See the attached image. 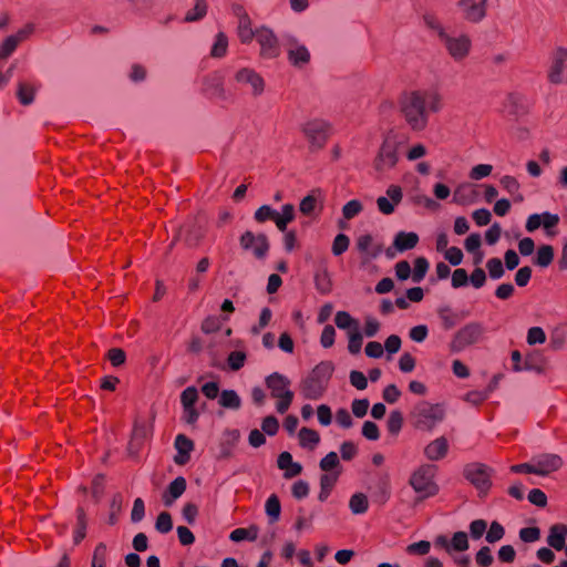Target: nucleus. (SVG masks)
I'll use <instances>...</instances> for the list:
<instances>
[{"label":"nucleus","instance_id":"44","mask_svg":"<svg viewBox=\"0 0 567 567\" xmlns=\"http://www.w3.org/2000/svg\"><path fill=\"white\" fill-rule=\"evenodd\" d=\"M363 342V334L360 328L348 331V351L351 354H358L361 351Z\"/></svg>","mask_w":567,"mask_h":567},{"label":"nucleus","instance_id":"10","mask_svg":"<svg viewBox=\"0 0 567 567\" xmlns=\"http://www.w3.org/2000/svg\"><path fill=\"white\" fill-rule=\"evenodd\" d=\"M240 247L250 250L257 259H265L269 251V240L265 234L255 235L246 230L239 238Z\"/></svg>","mask_w":567,"mask_h":567},{"label":"nucleus","instance_id":"30","mask_svg":"<svg viewBox=\"0 0 567 567\" xmlns=\"http://www.w3.org/2000/svg\"><path fill=\"white\" fill-rule=\"evenodd\" d=\"M295 206L292 204H285L282 206V213L275 216V224L280 231H286L287 226L295 219Z\"/></svg>","mask_w":567,"mask_h":567},{"label":"nucleus","instance_id":"12","mask_svg":"<svg viewBox=\"0 0 567 567\" xmlns=\"http://www.w3.org/2000/svg\"><path fill=\"white\" fill-rule=\"evenodd\" d=\"M234 80L237 84L249 87L252 96H259L265 91V81L259 73L249 68L236 71Z\"/></svg>","mask_w":567,"mask_h":567},{"label":"nucleus","instance_id":"57","mask_svg":"<svg viewBox=\"0 0 567 567\" xmlns=\"http://www.w3.org/2000/svg\"><path fill=\"white\" fill-rule=\"evenodd\" d=\"M349 244H350V239L347 235L338 234L333 239L332 254L334 256L342 255L349 248Z\"/></svg>","mask_w":567,"mask_h":567},{"label":"nucleus","instance_id":"42","mask_svg":"<svg viewBox=\"0 0 567 567\" xmlns=\"http://www.w3.org/2000/svg\"><path fill=\"white\" fill-rule=\"evenodd\" d=\"M207 13V3L205 0H195L193 9L188 10L185 14L184 21L196 22L202 20Z\"/></svg>","mask_w":567,"mask_h":567},{"label":"nucleus","instance_id":"24","mask_svg":"<svg viewBox=\"0 0 567 567\" xmlns=\"http://www.w3.org/2000/svg\"><path fill=\"white\" fill-rule=\"evenodd\" d=\"M278 467L284 470L285 478L289 480L298 476L302 472L301 464L293 462L292 455L289 452H282L278 456Z\"/></svg>","mask_w":567,"mask_h":567},{"label":"nucleus","instance_id":"53","mask_svg":"<svg viewBox=\"0 0 567 567\" xmlns=\"http://www.w3.org/2000/svg\"><path fill=\"white\" fill-rule=\"evenodd\" d=\"M468 536L465 532H456L454 533L451 542L450 549H454L457 551H464L468 549Z\"/></svg>","mask_w":567,"mask_h":567},{"label":"nucleus","instance_id":"60","mask_svg":"<svg viewBox=\"0 0 567 567\" xmlns=\"http://www.w3.org/2000/svg\"><path fill=\"white\" fill-rule=\"evenodd\" d=\"M487 529V522L485 519H474L470 523V535L473 539H480Z\"/></svg>","mask_w":567,"mask_h":567},{"label":"nucleus","instance_id":"62","mask_svg":"<svg viewBox=\"0 0 567 567\" xmlns=\"http://www.w3.org/2000/svg\"><path fill=\"white\" fill-rule=\"evenodd\" d=\"M487 276L483 268L476 267L468 276V282L475 288H482L486 282Z\"/></svg>","mask_w":567,"mask_h":567},{"label":"nucleus","instance_id":"48","mask_svg":"<svg viewBox=\"0 0 567 567\" xmlns=\"http://www.w3.org/2000/svg\"><path fill=\"white\" fill-rule=\"evenodd\" d=\"M78 524L73 535V543L80 544L86 535V519L83 508H78Z\"/></svg>","mask_w":567,"mask_h":567},{"label":"nucleus","instance_id":"51","mask_svg":"<svg viewBox=\"0 0 567 567\" xmlns=\"http://www.w3.org/2000/svg\"><path fill=\"white\" fill-rule=\"evenodd\" d=\"M155 529L161 534H167L173 529V520L168 512H162L158 514L155 522Z\"/></svg>","mask_w":567,"mask_h":567},{"label":"nucleus","instance_id":"45","mask_svg":"<svg viewBox=\"0 0 567 567\" xmlns=\"http://www.w3.org/2000/svg\"><path fill=\"white\" fill-rule=\"evenodd\" d=\"M181 404L182 408H196V403L199 400V393L196 386L190 385L187 386L183 392L181 393Z\"/></svg>","mask_w":567,"mask_h":567},{"label":"nucleus","instance_id":"21","mask_svg":"<svg viewBox=\"0 0 567 567\" xmlns=\"http://www.w3.org/2000/svg\"><path fill=\"white\" fill-rule=\"evenodd\" d=\"M537 475L545 476L553 471H557L563 465V460L557 454H545L536 460Z\"/></svg>","mask_w":567,"mask_h":567},{"label":"nucleus","instance_id":"20","mask_svg":"<svg viewBox=\"0 0 567 567\" xmlns=\"http://www.w3.org/2000/svg\"><path fill=\"white\" fill-rule=\"evenodd\" d=\"M478 192L470 183H463L456 187L453 194V202L458 205H470L476 202Z\"/></svg>","mask_w":567,"mask_h":567},{"label":"nucleus","instance_id":"37","mask_svg":"<svg viewBox=\"0 0 567 567\" xmlns=\"http://www.w3.org/2000/svg\"><path fill=\"white\" fill-rule=\"evenodd\" d=\"M299 440L301 446L313 450L316 445L319 443L320 436L317 431L309 427H302L299 431Z\"/></svg>","mask_w":567,"mask_h":567},{"label":"nucleus","instance_id":"14","mask_svg":"<svg viewBox=\"0 0 567 567\" xmlns=\"http://www.w3.org/2000/svg\"><path fill=\"white\" fill-rule=\"evenodd\" d=\"M385 194L377 199V206L383 215H391L394 213L395 206L402 202L403 192L399 185H390Z\"/></svg>","mask_w":567,"mask_h":567},{"label":"nucleus","instance_id":"33","mask_svg":"<svg viewBox=\"0 0 567 567\" xmlns=\"http://www.w3.org/2000/svg\"><path fill=\"white\" fill-rule=\"evenodd\" d=\"M315 286L321 295H328L332 288V281L327 268L319 269L315 274Z\"/></svg>","mask_w":567,"mask_h":567},{"label":"nucleus","instance_id":"6","mask_svg":"<svg viewBox=\"0 0 567 567\" xmlns=\"http://www.w3.org/2000/svg\"><path fill=\"white\" fill-rule=\"evenodd\" d=\"M302 132L310 143L312 150L323 147L331 134V125L323 120H311L302 126Z\"/></svg>","mask_w":567,"mask_h":567},{"label":"nucleus","instance_id":"16","mask_svg":"<svg viewBox=\"0 0 567 567\" xmlns=\"http://www.w3.org/2000/svg\"><path fill=\"white\" fill-rule=\"evenodd\" d=\"M265 382L267 388L270 390L271 396L275 399L285 396V392H292L289 389L291 384L290 380L279 372H274L269 374L266 378Z\"/></svg>","mask_w":567,"mask_h":567},{"label":"nucleus","instance_id":"52","mask_svg":"<svg viewBox=\"0 0 567 567\" xmlns=\"http://www.w3.org/2000/svg\"><path fill=\"white\" fill-rule=\"evenodd\" d=\"M402 425H403L402 413L399 410L392 411L389 415L388 423H386L388 431L391 434L396 435L401 431Z\"/></svg>","mask_w":567,"mask_h":567},{"label":"nucleus","instance_id":"46","mask_svg":"<svg viewBox=\"0 0 567 567\" xmlns=\"http://www.w3.org/2000/svg\"><path fill=\"white\" fill-rule=\"evenodd\" d=\"M504 536H505L504 526L501 523L494 520L491 523L489 528L486 530L485 540L488 544H495V543L499 542L501 539H503Z\"/></svg>","mask_w":567,"mask_h":567},{"label":"nucleus","instance_id":"47","mask_svg":"<svg viewBox=\"0 0 567 567\" xmlns=\"http://www.w3.org/2000/svg\"><path fill=\"white\" fill-rule=\"evenodd\" d=\"M429 267H430V264L425 257H417L414 260V270L412 274L413 282H416V284L421 282L424 279V277L429 270Z\"/></svg>","mask_w":567,"mask_h":567},{"label":"nucleus","instance_id":"43","mask_svg":"<svg viewBox=\"0 0 567 567\" xmlns=\"http://www.w3.org/2000/svg\"><path fill=\"white\" fill-rule=\"evenodd\" d=\"M35 90L24 82H19L17 97L22 105H30L34 101Z\"/></svg>","mask_w":567,"mask_h":567},{"label":"nucleus","instance_id":"63","mask_svg":"<svg viewBox=\"0 0 567 567\" xmlns=\"http://www.w3.org/2000/svg\"><path fill=\"white\" fill-rule=\"evenodd\" d=\"M468 284V275L464 268H457L452 274L451 285L453 288L458 289Z\"/></svg>","mask_w":567,"mask_h":567},{"label":"nucleus","instance_id":"54","mask_svg":"<svg viewBox=\"0 0 567 567\" xmlns=\"http://www.w3.org/2000/svg\"><path fill=\"white\" fill-rule=\"evenodd\" d=\"M363 209V206L360 200L351 199L344 204L342 207V215L344 219L350 220L359 215Z\"/></svg>","mask_w":567,"mask_h":567},{"label":"nucleus","instance_id":"39","mask_svg":"<svg viewBox=\"0 0 567 567\" xmlns=\"http://www.w3.org/2000/svg\"><path fill=\"white\" fill-rule=\"evenodd\" d=\"M266 514L269 516L270 523H275L280 517L281 505L278 496L276 494H271L265 504Z\"/></svg>","mask_w":567,"mask_h":567},{"label":"nucleus","instance_id":"50","mask_svg":"<svg viewBox=\"0 0 567 567\" xmlns=\"http://www.w3.org/2000/svg\"><path fill=\"white\" fill-rule=\"evenodd\" d=\"M486 268L492 279H501L505 275L503 262L499 258L493 257L486 261Z\"/></svg>","mask_w":567,"mask_h":567},{"label":"nucleus","instance_id":"13","mask_svg":"<svg viewBox=\"0 0 567 567\" xmlns=\"http://www.w3.org/2000/svg\"><path fill=\"white\" fill-rule=\"evenodd\" d=\"M398 162V145L394 141L385 138L374 161V167L379 172L395 166Z\"/></svg>","mask_w":567,"mask_h":567},{"label":"nucleus","instance_id":"27","mask_svg":"<svg viewBox=\"0 0 567 567\" xmlns=\"http://www.w3.org/2000/svg\"><path fill=\"white\" fill-rule=\"evenodd\" d=\"M523 371L542 374L545 370V359L539 352H532L526 355L523 362Z\"/></svg>","mask_w":567,"mask_h":567},{"label":"nucleus","instance_id":"40","mask_svg":"<svg viewBox=\"0 0 567 567\" xmlns=\"http://www.w3.org/2000/svg\"><path fill=\"white\" fill-rule=\"evenodd\" d=\"M349 508L355 515L364 514L369 508V502L364 494L355 493L349 501Z\"/></svg>","mask_w":567,"mask_h":567},{"label":"nucleus","instance_id":"64","mask_svg":"<svg viewBox=\"0 0 567 567\" xmlns=\"http://www.w3.org/2000/svg\"><path fill=\"white\" fill-rule=\"evenodd\" d=\"M431 549V543L427 540H420L416 543H412L406 547V553L410 555H419L424 556Z\"/></svg>","mask_w":567,"mask_h":567},{"label":"nucleus","instance_id":"59","mask_svg":"<svg viewBox=\"0 0 567 567\" xmlns=\"http://www.w3.org/2000/svg\"><path fill=\"white\" fill-rule=\"evenodd\" d=\"M476 564L480 567H489L493 564V556L488 546H483L475 555Z\"/></svg>","mask_w":567,"mask_h":567},{"label":"nucleus","instance_id":"9","mask_svg":"<svg viewBox=\"0 0 567 567\" xmlns=\"http://www.w3.org/2000/svg\"><path fill=\"white\" fill-rule=\"evenodd\" d=\"M256 40L260 45V55L265 59H275L280 54L281 39L267 27L256 30Z\"/></svg>","mask_w":567,"mask_h":567},{"label":"nucleus","instance_id":"36","mask_svg":"<svg viewBox=\"0 0 567 567\" xmlns=\"http://www.w3.org/2000/svg\"><path fill=\"white\" fill-rule=\"evenodd\" d=\"M501 185L503 188L514 197L515 202H523L524 196L519 193V183L513 176L505 175L501 178Z\"/></svg>","mask_w":567,"mask_h":567},{"label":"nucleus","instance_id":"8","mask_svg":"<svg viewBox=\"0 0 567 567\" xmlns=\"http://www.w3.org/2000/svg\"><path fill=\"white\" fill-rule=\"evenodd\" d=\"M281 43L286 47L289 62L296 68H303L310 61V52L305 44L290 34H281Z\"/></svg>","mask_w":567,"mask_h":567},{"label":"nucleus","instance_id":"49","mask_svg":"<svg viewBox=\"0 0 567 567\" xmlns=\"http://www.w3.org/2000/svg\"><path fill=\"white\" fill-rule=\"evenodd\" d=\"M107 547L104 543H99L93 551L91 567H106Z\"/></svg>","mask_w":567,"mask_h":567},{"label":"nucleus","instance_id":"1","mask_svg":"<svg viewBox=\"0 0 567 567\" xmlns=\"http://www.w3.org/2000/svg\"><path fill=\"white\" fill-rule=\"evenodd\" d=\"M441 106L442 97L435 91H412L400 100V111L406 124L417 132L426 127L430 111L437 112Z\"/></svg>","mask_w":567,"mask_h":567},{"label":"nucleus","instance_id":"22","mask_svg":"<svg viewBox=\"0 0 567 567\" xmlns=\"http://www.w3.org/2000/svg\"><path fill=\"white\" fill-rule=\"evenodd\" d=\"M235 14L238 17V37L244 43L250 42L256 38V32L250 28V19L248 14L243 10L241 7L237 6L234 8Z\"/></svg>","mask_w":567,"mask_h":567},{"label":"nucleus","instance_id":"32","mask_svg":"<svg viewBox=\"0 0 567 567\" xmlns=\"http://www.w3.org/2000/svg\"><path fill=\"white\" fill-rule=\"evenodd\" d=\"M259 528L256 525H250L248 528H236L230 535L229 539L233 542L250 540L255 542L258 537Z\"/></svg>","mask_w":567,"mask_h":567},{"label":"nucleus","instance_id":"58","mask_svg":"<svg viewBox=\"0 0 567 567\" xmlns=\"http://www.w3.org/2000/svg\"><path fill=\"white\" fill-rule=\"evenodd\" d=\"M246 361V353L244 351H233L228 354L227 362L233 371L241 369Z\"/></svg>","mask_w":567,"mask_h":567},{"label":"nucleus","instance_id":"3","mask_svg":"<svg viewBox=\"0 0 567 567\" xmlns=\"http://www.w3.org/2000/svg\"><path fill=\"white\" fill-rule=\"evenodd\" d=\"M485 333V327L477 321H471L458 329L450 343L452 353H460L465 348L477 343Z\"/></svg>","mask_w":567,"mask_h":567},{"label":"nucleus","instance_id":"35","mask_svg":"<svg viewBox=\"0 0 567 567\" xmlns=\"http://www.w3.org/2000/svg\"><path fill=\"white\" fill-rule=\"evenodd\" d=\"M554 260V248L550 245H542L534 259V264L540 268L548 267Z\"/></svg>","mask_w":567,"mask_h":567},{"label":"nucleus","instance_id":"15","mask_svg":"<svg viewBox=\"0 0 567 567\" xmlns=\"http://www.w3.org/2000/svg\"><path fill=\"white\" fill-rule=\"evenodd\" d=\"M487 0H460L457 6L465 20L480 22L486 16Z\"/></svg>","mask_w":567,"mask_h":567},{"label":"nucleus","instance_id":"7","mask_svg":"<svg viewBox=\"0 0 567 567\" xmlns=\"http://www.w3.org/2000/svg\"><path fill=\"white\" fill-rule=\"evenodd\" d=\"M492 468L483 463H470L464 467L465 478L480 492L486 493L491 485Z\"/></svg>","mask_w":567,"mask_h":567},{"label":"nucleus","instance_id":"38","mask_svg":"<svg viewBox=\"0 0 567 567\" xmlns=\"http://www.w3.org/2000/svg\"><path fill=\"white\" fill-rule=\"evenodd\" d=\"M228 48V39L224 32H219L215 37V41L210 49V56L220 59L225 56Z\"/></svg>","mask_w":567,"mask_h":567},{"label":"nucleus","instance_id":"56","mask_svg":"<svg viewBox=\"0 0 567 567\" xmlns=\"http://www.w3.org/2000/svg\"><path fill=\"white\" fill-rule=\"evenodd\" d=\"M276 215V209L269 205H262L255 212L254 218L258 223H265L267 220H274Z\"/></svg>","mask_w":567,"mask_h":567},{"label":"nucleus","instance_id":"28","mask_svg":"<svg viewBox=\"0 0 567 567\" xmlns=\"http://www.w3.org/2000/svg\"><path fill=\"white\" fill-rule=\"evenodd\" d=\"M340 472L334 473H326L322 474L320 477V493H319V501L324 502L328 496L331 493V489L333 488L336 482L338 481Z\"/></svg>","mask_w":567,"mask_h":567},{"label":"nucleus","instance_id":"17","mask_svg":"<svg viewBox=\"0 0 567 567\" xmlns=\"http://www.w3.org/2000/svg\"><path fill=\"white\" fill-rule=\"evenodd\" d=\"M567 62V49L558 48L553 56L551 66L548 73V79L554 84L563 82V72L565 63Z\"/></svg>","mask_w":567,"mask_h":567},{"label":"nucleus","instance_id":"4","mask_svg":"<svg viewBox=\"0 0 567 567\" xmlns=\"http://www.w3.org/2000/svg\"><path fill=\"white\" fill-rule=\"evenodd\" d=\"M414 425L420 430H432L444 417L443 409L439 404L419 402L413 411Z\"/></svg>","mask_w":567,"mask_h":567},{"label":"nucleus","instance_id":"23","mask_svg":"<svg viewBox=\"0 0 567 567\" xmlns=\"http://www.w3.org/2000/svg\"><path fill=\"white\" fill-rule=\"evenodd\" d=\"M566 537H567V525L565 524H554L549 528V534L547 536V544L556 549V550H563L566 545Z\"/></svg>","mask_w":567,"mask_h":567},{"label":"nucleus","instance_id":"41","mask_svg":"<svg viewBox=\"0 0 567 567\" xmlns=\"http://www.w3.org/2000/svg\"><path fill=\"white\" fill-rule=\"evenodd\" d=\"M439 318L442 322L444 330H451L457 323V316L452 311L449 306H443L437 309Z\"/></svg>","mask_w":567,"mask_h":567},{"label":"nucleus","instance_id":"18","mask_svg":"<svg viewBox=\"0 0 567 567\" xmlns=\"http://www.w3.org/2000/svg\"><path fill=\"white\" fill-rule=\"evenodd\" d=\"M174 446L177 450V455L174 462L178 465H184L190 457V452L194 450V443L184 434H178L175 437Z\"/></svg>","mask_w":567,"mask_h":567},{"label":"nucleus","instance_id":"29","mask_svg":"<svg viewBox=\"0 0 567 567\" xmlns=\"http://www.w3.org/2000/svg\"><path fill=\"white\" fill-rule=\"evenodd\" d=\"M218 404L225 409L239 410L241 399L235 390H223L219 395Z\"/></svg>","mask_w":567,"mask_h":567},{"label":"nucleus","instance_id":"19","mask_svg":"<svg viewBox=\"0 0 567 567\" xmlns=\"http://www.w3.org/2000/svg\"><path fill=\"white\" fill-rule=\"evenodd\" d=\"M186 486L187 483L183 476H178L172 481L166 491L163 493L162 498L164 505L167 507L172 506L174 502L184 494Z\"/></svg>","mask_w":567,"mask_h":567},{"label":"nucleus","instance_id":"11","mask_svg":"<svg viewBox=\"0 0 567 567\" xmlns=\"http://www.w3.org/2000/svg\"><path fill=\"white\" fill-rule=\"evenodd\" d=\"M440 40L456 61L463 60L470 52L471 40L467 35L452 37L447 32H441Z\"/></svg>","mask_w":567,"mask_h":567},{"label":"nucleus","instance_id":"25","mask_svg":"<svg viewBox=\"0 0 567 567\" xmlns=\"http://www.w3.org/2000/svg\"><path fill=\"white\" fill-rule=\"evenodd\" d=\"M449 451V442L444 436H440L430 442L424 449V455L431 461L443 458Z\"/></svg>","mask_w":567,"mask_h":567},{"label":"nucleus","instance_id":"26","mask_svg":"<svg viewBox=\"0 0 567 567\" xmlns=\"http://www.w3.org/2000/svg\"><path fill=\"white\" fill-rule=\"evenodd\" d=\"M419 243V235L413 231H399L393 240V248L403 252L410 249H413Z\"/></svg>","mask_w":567,"mask_h":567},{"label":"nucleus","instance_id":"31","mask_svg":"<svg viewBox=\"0 0 567 567\" xmlns=\"http://www.w3.org/2000/svg\"><path fill=\"white\" fill-rule=\"evenodd\" d=\"M372 498L379 504H384L390 497V483L386 476L381 477L372 489Z\"/></svg>","mask_w":567,"mask_h":567},{"label":"nucleus","instance_id":"55","mask_svg":"<svg viewBox=\"0 0 567 567\" xmlns=\"http://www.w3.org/2000/svg\"><path fill=\"white\" fill-rule=\"evenodd\" d=\"M340 464L339 456L336 452H329L319 463V467L327 473L332 471Z\"/></svg>","mask_w":567,"mask_h":567},{"label":"nucleus","instance_id":"61","mask_svg":"<svg viewBox=\"0 0 567 567\" xmlns=\"http://www.w3.org/2000/svg\"><path fill=\"white\" fill-rule=\"evenodd\" d=\"M152 426L145 423L136 421L134 423V427L132 431V435L134 439L140 440L144 443V441L151 435Z\"/></svg>","mask_w":567,"mask_h":567},{"label":"nucleus","instance_id":"34","mask_svg":"<svg viewBox=\"0 0 567 567\" xmlns=\"http://www.w3.org/2000/svg\"><path fill=\"white\" fill-rule=\"evenodd\" d=\"M334 323L341 330L350 331L360 328L359 321L347 311H338L334 317Z\"/></svg>","mask_w":567,"mask_h":567},{"label":"nucleus","instance_id":"5","mask_svg":"<svg viewBox=\"0 0 567 567\" xmlns=\"http://www.w3.org/2000/svg\"><path fill=\"white\" fill-rule=\"evenodd\" d=\"M435 470L436 467L432 464H423L410 478V484L413 489L416 493L423 494V497L433 496L439 491L437 485L433 481Z\"/></svg>","mask_w":567,"mask_h":567},{"label":"nucleus","instance_id":"2","mask_svg":"<svg viewBox=\"0 0 567 567\" xmlns=\"http://www.w3.org/2000/svg\"><path fill=\"white\" fill-rule=\"evenodd\" d=\"M333 370L334 365L330 361H322L317 364L300 383L302 396L307 400L322 398Z\"/></svg>","mask_w":567,"mask_h":567}]
</instances>
